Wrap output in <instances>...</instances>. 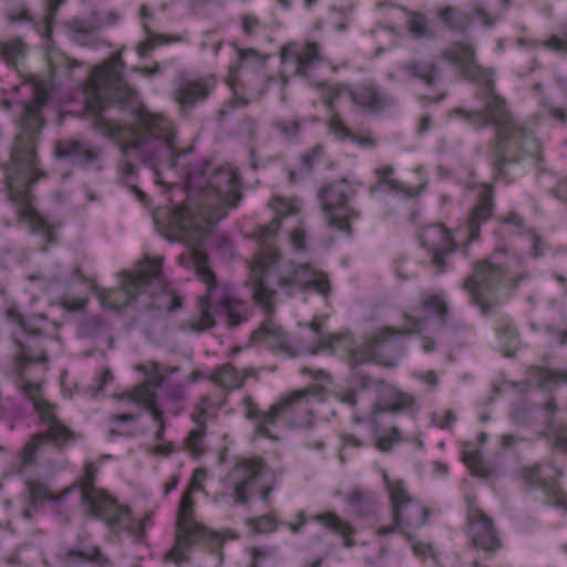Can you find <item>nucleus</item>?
<instances>
[{"instance_id": "nucleus-1", "label": "nucleus", "mask_w": 567, "mask_h": 567, "mask_svg": "<svg viewBox=\"0 0 567 567\" xmlns=\"http://www.w3.org/2000/svg\"><path fill=\"white\" fill-rule=\"evenodd\" d=\"M124 70L122 52L117 51L94 65L82 83L84 109L92 120V128L118 147L122 158L116 167L117 179L145 208L151 206V198L137 185V167L130 161L131 156L152 169L154 183L166 193L178 189L185 195L178 207L155 208L152 219L166 239L188 246L178 262L194 269L197 279L206 285V293L198 299L199 317L195 320H215L214 308L224 310L228 320H246L231 296L215 300L217 279L204 249L206 237L243 198L239 172L224 164L207 176V162L199 166L190 164L188 156L193 150L177 148L174 122L163 113L137 105L136 91L123 81Z\"/></svg>"}, {"instance_id": "nucleus-2", "label": "nucleus", "mask_w": 567, "mask_h": 567, "mask_svg": "<svg viewBox=\"0 0 567 567\" xmlns=\"http://www.w3.org/2000/svg\"><path fill=\"white\" fill-rule=\"evenodd\" d=\"M276 217L265 225H259L254 231L258 241V250L249 265L246 286L252 290V299L260 306L267 318L252 332L250 342L254 347L269 350L274 355L292 359L299 355H339L348 360L351 370L362 363L374 362L393 367L403 358L406 346L405 337L411 333L423 334L435 332L445 324L449 308L440 295H431L412 311L404 312V327H384L363 343L358 344L353 333L348 329L333 333H323L328 316H316L305 324L315 334L316 340L306 341L288 336L280 326L269 317L275 310V286L288 295L297 291H313L328 297L331 285L327 274L315 269L309 264L290 262L287 269L279 272L281 257L277 246V235L281 229L285 217L299 214L301 200L297 197H274L269 203Z\"/></svg>"}, {"instance_id": "nucleus-3", "label": "nucleus", "mask_w": 567, "mask_h": 567, "mask_svg": "<svg viewBox=\"0 0 567 567\" xmlns=\"http://www.w3.org/2000/svg\"><path fill=\"white\" fill-rule=\"evenodd\" d=\"M66 0H47L45 13L34 21L30 11L22 8L10 14V22L25 21L32 23L35 32L44 41L43 59L47 64L45 73L20 72L21 83L32 89V99L24 103L23 113L19 118V133L11 150V159L6 167V182L9 199L17 207V218L34 235L43 238L45 246L56 240L55 225L50 224L34 207V195L31 187L44 176L38 168L37 144L45 125L43 110L55 90L56 72L60 69L73 70L81 62L61 51L53 40V27L60 7Z\"/></svg>"}, {"instance_id": "nucleus-4", "label": "nucleus", "mask_w": 567, "mask_h": 567, "mask_svg": "<svg viewBox=\"0 0 567 567\" xmlns=\"http://www.w3.org/2000/svg\"><path fill=\"white\" fill-rule=\"evenodd\" d=\"M443 58L456 66L463 80L478 85L476 97L483 102V109L468 111L464 107H455L451 110L450 117L460 116L473 128L488 125L495 127L492 151L495 182H513L525 174L526 165L543 171L542 143L535 136L534 128L539 126L543 115L560 124L566 123L567 79L557 80L564 107L556 106L548 97L543 96L540 83L534 85L535 93L539 95L540 113L522 126L515 121L506 99L495 92L494 71L482 68L475 62V50L472 44L452 43L443 52Z\"/></svg>"}, {"instance_id": "nucleus-5", "label": "nucleus", "mask_w": 567, "mask_h": 567, "mask_svg": "<svg viewBox=\"0 0 567 567\" xmlns=\"http://www.w3.org/2000/svg\"><path fill=\"white\" fill-rule=\"evenodd\" d=\"M7 321L17 327L24 337L21 341L14 337L18 355L12 371L16 386L32 403L41 423L48 426L47 431L33 435L19 454L20 474L24 477L28 493V505L22 511L24 519H31L39 506L44 502L62 501L71 491L65 488L55 494L49 489L42 478L29 476V470L37 463V454L45 443H52L62 449L76 439V434L63 424L56 416V405L43 396L44 377L48 371L47 351L50 346H60L61 323L50 321L44 315L22 316L17 305H11L6 310Z\"/></svg>"}, {"instance_id": "nucleus-6", "label": "nucleus", "mask_w": 567, "mask_h": 567, "mask_svg": "<svg viewBox=\"0 0 567 567\" xmlns=\"http://www.w3.org/2000/svg\"><path fill=\"white\" fill-rule=\"evenodd\" d=\"M162 257H145L138 261L134 271L118 274V288L104 289L94 278L85 276L80 268L65 277L60 265H55L50 276L29 275L31 282H39L41 293L32 297V303L44 299L49 306L56 305L65 311H80L87 306L89 295L93 293L103 309L120 311L135 301L146 291L152 281L161 285V293L154 296L150 308L174 312L182 307V298L174 293L167 282L162 280Z\"/></svg>"}, {"instance_id": "nucleus-7", "label": "nucleus", "mask_w": 567, "mask_h": 567, "mask_svg": "<svg viewBox=\"0 0 567 567\" xmlns=\"http://www.w3.org/2000/svg\"><path fill=\"white\" fill-rule=\"evenodd\" d=\"M504 226L514 230L511 238V246L503 240H497L496 258L504 255L505 260L493 264L487 259L475 265L474 272L464 281V289L470 292L472 302L477 306L482 313L486 315L496 305L506 300L520 282L527 277L522 271L524 255L516 251V246L522 249L528 248L532 257L537 258L545 255L548 246L533 227L525 225L524 218L516 212H509L503 218Z\"/></svg>"}, {"instance_id": "nucleus-8", "label": "nucleus", "mask_w": 567, "mask_h": 567, "mask_svg": "<svg viewBox=\"0 0 567 567\" xmlns=\"http://www.w3.org/2000/svg\"><path fill=\"white\" fill-rule=\"evenodd\" d=\"M303 374L312 379V383L302 390L293 391L272 404L268 412L259 410L251 396L243 400L246 417L255 424V436L278 440L277 430L285 427H309L319 420L327 421L328 393L331 390L332 377L324 370L303 368Z\"/></svg>"}, {"instance_id": "nucleus-9", "label": "nucleus", "mask_w": 567, "mask_h": 567, "mask_svg": "<svg viewBox=\"0 0 567 567\" xmlns=\"http://www.w3.org/2000/svg\"><path fill=\"white\" fill-rule=\"evenodd\" d=\"M493 212L494 185L482 183L478 186V203L454 231L443 224H431L420 231V243L432 254V262L439 272L445 270L452 252L463 248L464 255H468L466 248L480 238L481 225L493 216Z\"/></svg>"}, {"instance_id": "nucleus-10", "label": "nucleus", "mask_w": 567, "mask_h": 567, "mask_svg": "<svg viewBox=\"0 0 567 567\" xmlns=\"http://www.w3.org/2000/svg\"><path fill=\"white\" fill-rule=\"evenodd\" d=\"M206 480V468L197 467L194 470L188 488L181 498L175 540L173 547L165 556L166 561L177 565L183 564L189 559L194 546H203L212 551H217L223 547L226 538L235 537L230 530H214L195 519L193 493H206L204 487Z\"/></svg>"}, {"instance_id": "nucleus-11", "label": "nucleus", "mask_w": 567, "mask_h": 567, "mask_svg": "<svg viewBox=\"0 0 567 567\" xmlns=\"http://www.w3.org/2000/svg\"><path fill=\"white\" fill-rule=\"evenodd\" d=\"M97 468L94 463L87 462L84 466V474L79 484L82 503L87 513L100 520H103L109 532L115 536L133 538L135 542H143L146 529L152 525L151 514L138 518L132 508L118 503V501L103 488L95 486Z\"/></svg>"}, {"instance_id": "nucleus-12", "label": "nucleus", "mask_w": 567, "mask_h": 567, "mask_svg": "<svg viewBox=\"0 0 567 567\" xmlns=\"http://www.w3.org/2000/svg\"><path fill=\"white\" fill-rule=\"evenodd\" d=\"M309 84L317 87L320 99L330 113L328 127L330 132L340 141L351 140L359 145H373L370 136H360L354 134L341 120L336 109L342 100L351 101L371 114H381L390 110L395 101L392 96L380 93L371 82L362 83L353 89L346 84H330L326 81H311Z\"/></svg>"}, {"instance_id": "nucleus-13", "label": "nucleus", "mask_w": 567, "mask_h": 567, "mask_svg": "<svg viewBox=\"0 0 567 567\" xmlns=\"http://www.w3.org/2000/svg\"><path fill=\"white\" fill-rule=\"evenodd\" d=\"M135 370L145 375V380L130 391L115 394V399L133 402L147 411L152 420L157 424L154 437L157 442L163 440L165 433V419L163 411L156 405V390L159 389L165 379L177 369L165 368L156 361H148L135 365Z\"/></svg>"}, {"instance_id": "nucleus-14", "label": "nucleus", "mask_w": 567, "mask_h": 567, "mask_svg": "<svg viewBox=\"0 0 567 567\" xmlns=\"http://www.w3.org/2000/svg\"><path fill=\"white\" fill-rule=\"evenodd\" d=\"M238 60L229 65L227 85L233 94L235 105H246L250 102V86L265 81L271 82L267 76L265 64L271 55H264L255 49L243 50L234 45Z\"/></svg>"}, {"instance_id": "nucleus-15", "label": "nucleus", "mask_w": 567, "mask_h": 567, "mask_svg": "<svg viewBox=\"0 0 567 567\" xmlns=\"http://www.w3.org/2000/svg\"><path fill=\"white\" fill-rule=\"evenodd\" d=\"M384 483L390 494V501L393 509V525L381 526L378 529L380 536L389 535L400 530L410 542L413 535L410 527L419 528L426 524L430 512L420 502L411 498L406 492L403 481L392 482L386 474L383 475Z\"/></svg>"}, {"instance_id": "nucleus-16", "label": "nucleus", "mask_w": 567, "mask_h": 567, "mask_svg": "<svg viewBox=\"0 0 567 567\" xmlns=\"http://www.w3.org/2000/svg\"><path fill=\"white\" fill-rule=\"evenodd\" d=\"M557 412L556 399L551 396L543 405L523 403L515 406L511 420L516 426L534 427L536 416L543 414L546 421L539 436L547 439L554 450L567 454V424L557 422Z\"/></svg>"}, {"instance_id": "nucleus-17", "label": "nucleus", "mask_w": 567, "mask_h": 567, "mask_svg": "<svg viewBox=\"0 0 567 567\" xmlns=\"http://www.w3.org/2000/svg\"><path fill=\"white\" fill-rule=\"evenodd\" d=\"M266 464L261 457H250L238 462L227 474L226 485L233 488V498L238 504H246L250 496L258 494L267 502L272 487L265 483Z\"/></svg>"}, {"instance_id": "nucleus-18", "label": "nucleus", "mask_w": 567, "mask_h": 567, "mask_svg": "<svg viewBox=\"0 0 567 567\" xmlns=\"http://www.w3.org/2000/svg\"><path fill=\"white\" fill-rule=\"evenodd\" d=\"M352 185L346 181L332 183L319 190V200L331 227L351 235V220L359 216V213L350 205L353 196Z\"/></svg>"}, {"instance_id": "nucleus-19", "label": "nucleus", "mask_w": 567, "mask_h": 567, "mask_svg": "<svg viewBox=\"0 0 567 567\" xmlns=\"http://www.w3.org/2000/svg\"><path fill=\"white\" fill-rule=\"evenodd\" d=\"M561 468L553 464L537 463L522 468V480L529 488L540 489L548 505L567 514V497L560 487Z\"/></svg>"}, {"instance_id": "nucleus-20", "label": "nucleus", "mask_w": 567, "mask_h": 567, "mask_svg": "<svg viewBox=\"0 0 567 567\" xmlns=\"http://www.w3.org/2000/svg\"><path fill=\"white\" fill-rule=\"evenodd\" d=\"M467 523L472 545L476 549L493 553L501 547V540L493 520L470 501L467 504Z\"/></svg>"}, {"instance_id": "nucleus-21", "label": "nucleus", "mask_w": 567, "mask_h": 567, "mask_svg": "<svg viewBox=\"0 0 567 567\" xmlns=\"http://www.w3.org/2000/svg\"><path fill=\"white\" fill-rule=\"evenodd\" d=\"M320 61V45L317 42H290L282 47L279 62L284 69L293 68V74L308 79L309 71Z\"/></svg>"}, {"instance_id": "nucleus-22", "label": "nucleus", "mask_w": 567, "mask_h": 567, "mask_svg": "<svg viewBox=\"0 0 567 567\" xmlns=\"http://www.w3.org/2000/svg\"><path fill=\"white\" fill-rule=\"evenodd\" d=\"M117 14L113 11L105 16L100 14L97 10H93L89 18H74L66 23L71 39L80 45H93L96 42L97 30L102 25L115 24Z\"/></svg>"}, {"instance_id": "nucleus-23", "label": "nucleus", "mask_w": 567, "mask_h": 567, "mask_svg": "<svg viewBox=\"0 0 567 567\" xmlns=\"http://www.w3.org/2000/svg\"><path fill=\"white\" fill-rule=\"evenodd\" d=\"M439 19L451 30L466 32L473 22L484 27H492L497 18L488 13L483 7L476 6L473 9V16L462 12L454 7L446 6L436 11Z\"/></svg>"}, {"instance_id": "nucleus-24", "label": "nucleus", "mask_w": 567, "mask_h": 567, "mask_svg": "<svg viewBox=\"0 0 567 567\" xmlns=\"http://www.w3.org/2000/svg\"><path fill=\"white\" fill-rule=\"evenodd\" d=\"M54 153L59 158H68L75 166L83 169L99 162L102 151L94 147L85 140H59L54 146Z\"/></svg>"}, {"instance_id": "nucleus-25", "label": "nucleus", "mask_w": 567, "mask_h": 567, "mask_svg": "<svg viewBox=\"0 0 567 567\" xmlns=\"http://www.w3.org/2000/svg\"><path fill=\"white\" fill-rule=\"evenodd\" d=\"M216 85V76L210 74L190 81H179L174 86V99L185 110L204 101Z\"/></svg>"}, {"instance_id": "nucleus-26", "label": "nucleus", "mask_w": 567, "mask_h": 567, "mask_svg": "<svg viewBox=\"0 0 567 567\" xmlns=\"http://www.w3.org/2000/svg\"><path fill=\"white\" fill-rule=\"evenodd\" d=\"M76 334L80 339L90 340L93 342V352H105L113 348L114 338L112 336L111 327L97 316H91L83 319L76 329Z\"/></svg>"}, {"instance_id": "nucleus-27", "label": "nucleus", "mask_w": 567, "mask_h": 567, "mask_svg": "<svg viewBox=\"0 0 567 567\" xmlns=\"http://www.w3.org/2000/svg\"><path fill=\"white\" fill-rule=\"evenodd\" d=\"M217 410L210 405V398L205 396L192 413V421L196 427L193 429L186 441L185 446L194 456L204 454V441L206 436L207 422L215 415Z\"/></svg>"}, {"instance_id": "nucleus-28", "label": "nucleus", "mask_w": 567, "mask_h": 567, "mask_svg": "<svg viewBox=\"0 0 567 567\" xmlns=\"http://www.w3.org/2000/svg\"><path fill=\"white\" fill-rule=\"evenodd\" d=\"M544 363L548 364L547 358H544ZM527 381L517 383L512 382L513 386L522 385L527 388L529 382H535L543 392H551L553 388L559 384L567 385V369H549L547 365L533 364L527 369Z\"/></svg>"}, {"instance_id": "nucleus-29", "label": "nucleus", "mask_w": 567, "mask_h": 567, "mask_svg": "<svg viewBox=\"0 0 567 567\" xmlns=\"http://www.w3.org/2000/svg\"><path fill=\"white\" fill-rule=\"evenodd\" d=\"M209 379L220 388L217 399H210V405L214 410H219L225 404L226 391L238 389L244 383V377L230 363L223 364L215 369Z\"/></svg>"}, {"instance_id": "nucleus-30", "label": "nucleus", "mask_w": 567, "mask_h": 567, "mask_svg": "<svg viewBox=\"0 0 567 567\" xmlns=\"http://www.w3.org/2000/svg\"><path fill=\"white\" fill-rule=\"evenodd\" d=\"M412 76L419 78L422 82L433 91L430 94L421 95V101L424 103H436L443 100L446 92L439 91L436 82L440 76V70L434 63H408L403 66Z\"/></svg>"}, {"instance_id": "nucleus-31", "label": "nucleus", "mask_w": 567, "mask_h": 567, "mask_svg": "<svg viewBox=\"0 0 567 567\" xmlns=\"http://www.w3.org/2000/svg\"><path fill=\"white\" fill-rule=\"evenodd\" d=\"M393 168L390 165L377 168L375 174L378 176V184L371 187V194L375 195L380 188L386 187L392 192L403 194L408 197H416L425 188V183L417 186H409L403 182L393 178Z\"/></svg>"}, {"instance_id": "nucleus-32", "label": "nucleus", "mask_w": 567, "mask_h": 567, "mask_svg": "<svg viewBox=\"0 0 567 567\" xmlns=\"http://www.w3.org/2000/svg\"><path fill=\"white\" fill-rule=\"evenodd\" d=\"M150 18L151 13L148 7L143 4L141 7V20L143 22L142 25L145 33V40L140 42L136 47V54L141 59L148 56L157 47L179 41V38H173L167 34H157L152 32L146 23Z\"/></svg>"}, {"instance_id": "nucleus-33", "label": "nucleus", "mask_w": 567, "mask_h": 567, "mask_svg": "<svg viewBox=\"0 0 567 567\" xmlns=\"http://www.w3.org/2000/svg\"><path fill=\"white\" fill-rule=\"evenodd\" d=\"M388 398L377 402L373 412L378 413H395L402 411H412L415 405V399L410 393L402 392L398 389L390 388L386 391Z\"/></svg>"}, {"instance_id": "nucleus-34", "label": "nucleus", "mask_w": 567, "mask_h": 567, "mask_svg": "<svg viewBox=\"0 0 567 567\" xmlns=\"http://www.w3.org/2000/svg\"><path fill=\"white\" fill-rule=\"evenodd\" d=\"M62 560L68 566L78 565L81 563H92L97 567H109L110 560L103 555L97 545H92L86 548H72L69 549Z\"/></svg>"}, {"instance_id": "nucleus-35", "label": "nucleus", "mask_w": 567, "mask_h": 567, "mask_svg": "<svg viewBox=\"0 0 567 567\" xmlns=\"http://www.w3.org/2000/svg\"><path fill=\"white\" fill-rule=\"evenodd\" d=\"M461 457L471 474L475 477L487 478L492 468L483 460L482 450L472 442H465L461 450Z\"/></svg>"}, {"instance_id": "nucleus-36", "label": "nucleus", "mask_w": 567, "mask_h": 567, "mask_svg": "<svg viewBox=\"0 0 567 567\" xmlns=\"http://www.w3.org/2000/svg\"><path fill=\"white\" fill-rule=\"evenodd\" d=\"M312 520L322 524L333 533L342 536L344 547L351 548L354 546L353 536L355 529L348 522L342 520L337 514L329 512L317 514L312 517Z\"/></svg>"}, {"instance_id": "nucleus-37", "label": "nucleus", "mask_w": 567, "mask_h": 567, "mask_svg": "<svg viewBox=\"0 0 567 567\" xmlns=\"http://www.w3.org/2000/svg\"><path fill=\"white\" fill-rule=\"evenodd\" d=\"M28 53V47L23 40L14 38L9 41H0V55L4 62L16 69L21 79L20 72H27L25 70H19L18 64L25 58Z\"/></svg>"}, {"instance_id": "nucleus-38", "label": "nucleus", "mask_w": 567, "mask_h": 567, "mask_svg": "<svg viewBox=\"0 0 567 567\" xmlns=\"http://www.w3.org/2000/svg\"><path fill=\"white\" fill-rule=\"evenodd\" d=\"M496 338L505 357L512 358L516 354L519 346V334L511 320H504L502 327L496 329Z\"/></svg>"}, {"instance_id": "nucleus-39", "label": "nucleus", "mask_w": 567, "mask_h": 567, "mask_svg": "<svg viewBox=\"0 0 567 567\" xmlns=\"http://www.w3.org/2000/svg\"><path fill=\"white\" fill-rule=\"evenodd\" d=\"M403 12L406 16L409 31L415 39H433L434 32L429 25L426 17L420 11H412L403 8Z\"/></svg>"}, {"instance_id": "nucleus-40", "label": "nucleus", "mask_w": 567, "mask_h": 567, "mask_svg": "<svg viewBox=\"0 0 567 567\" xmlns=\"http://www.w3.org/2000/svg\"><path fill=\"white\" fill-rule=\"evenodd\" d=\"M517 42L520 47H543L554 52H567V37L551 35L543 41L519 38Z\"/></svg>"}, {"instance_id": "nucleus-41", "label": "nucleus", "mask_w": 567, "mask_h": 567, "mask_svg": "<svg viewBox=\"0 0 567 567\" xmlns=\"http://www.w3.org/2000/svg\"><path fill=\"white\" fill-rule=\"evenodd\" d=\"M246 524L255 533H269L277 528L278 519L275 514L269 513L257 518H248Z\"/></svg>"}, {"instance_id": "nucleus-42", "label": "nucleus", "mask_w": 567, "mask_h": 567, "mask_svg": "<svg viewBox=\"0 0 567 567\" xmlns=\"http://www.w3.org/2000/svg\"><path fill=\"white\" fill-rule=\"evenodd\" d=\"M354 8V0H341L339 6H332V13H338L339 20L336 22L334 28L338 31H343L350 21V13Z\"/></svg>"}, {"instance_id": "nucleus-43", "label": "nucleus", "mask_w": 567, "mask_h": 567, "mask_svg": "<svg viewBox=\"0 0 567 567\" xmlns=\"http://www.w3.org/2000/svg\"><path fill=\"white\" fill-rule=\"evenodd\" d=\"M413 554L423 560H431L434 566H439V554L432 544L415 542L412 545Z\"/></svg>"}, {"instance_id": "nucleus-44", "label": "nucleus", "mask_w": 567, "mask_h": 567, "mask_svg": "<svg viewBox=\"0 0 567 567\" xmlns=\"http://www.w3.org/2000/svg\"><path fill=\"white\" fill-rule=\"evenodd\" d=\"M401 441V432L398 427H392L386 434L381 435L377 440V447L380 451H390L393 445Z\"/></svg>"}, {"instance_id": "nucleus-45", "label": "nucleus", "mask_w": 567, "mask_h": 567, "mask_svg": "<svg viewBox=\"0 0 567 567\" xmlns=\"http://www.w3.org/2000/svg\"><path fill=\"white\" fill-rule=\"evenodd\" d=\"M324 154V147L323 145H317L315 146L310 152L303 154L301 156V168L307 173L310 174L313 165L316 162L323 156Z\"/></svg>"}, {"instance_id": "nucleus-46", "label": "nucleus", "mask_w": 567, "mask_h": 567, "mask_svg": "<svg viewBox=\"0 0 567 567\" xmlns=\"http://www.w3.org/2000/svg\"><path fill=\"white\" fill-rule=\"evenodd\" d=\"M276 127L279 130L281 135L289 141L296 138L300 131V124L298 121L295 120L279 121L276 123Z\"/></svg>"}, {"instance_id": "nucleus-47", "label": "nucleus", "mask_w": 567, "mask_h": 567, "mask_svg": "<svg viewBox=\"0 0 567 567\" xmlns=\"http://www.w3.org/2000/svg\"><path fill=\"white\" fill-rule=\"evenodd\" d=\"M361 446V442L359 439H357L354 435L352 434H343L341 436V442H340V449H339V453H338V457L340 460V462L343 464L346 462V450L347 449H358Z\"/></svg>"}, {"instance_id": "nucleus-48", "label": "nucleus", "mask_w": 567, "mask_h": 567, "mask_svg": "<svg viewBox=\"0 0 567 567\" xmlns=\"http://www.w3.org/2000/svg\"><path fill=\"white\" fill-rule=\"evenodd\" d=\"M456 420V415L453 411L447 410L443 415L439 413H434L432 416V423L441 429H446L451 426Z\"/></svg>"}, {"instance_id": "nucleus-49", "label": "nucleus", "mask_w": 567, "mask_h": 567, "mask_svg": "<svg viewBox=\"0 0 567 567\" xmlns=\"http://www.w3.org/2000/svg\"><path fill=\"white\" fill-rule=\"evenodd\" d=\"M96 384L93 386V396H97L104 391V388L113 381V374L111 370H102L96 378Z\"/></svg>"}, {"instance_id": "nucleus-50", "label": "nucleus", "mask_w": 567, "mask_h": 567, "mask_svg": "<svg viewBox=\"0 0 567 567\" xmlns=\"http://www.w3.org/2000/svg\"><path fill=\"white\" fill-rule=\"evenodd\" d=\"M174 451H175V445L172 442L158 443L148 449L150 454H153L156 456H162V457L169 456Z\"/></svg>"}, {"instance_id": "nucleus-51", "label": "nucleus", "mask_w": 567, "mask_h": 567, "mask_svg": "<svg viewBox=\"0 0 567 567\" xmlns=\"http://www.w3.org/2000/svg\"><path fill=\"white\" fill-rule=\"evenodd\" d=\"M290 244L295 250H303L306 248V233L301 229H295L290 233Z\"/></svg>"}, {"instance_id": "nucleus-52", "label": "nucleus", "mask_w": 567, "mask_h": 567, "mask_svg": "<svg viewBox=\"0 0 567 567\" xmlns=\"http://www.w3.org/2000/svg\"><path fill=\"white\" fill-rule=\"evenodd\" d=\"M204 37L205 40L202 43V50H206L209 47L215 55L218 54L221 47L220 40L215 39L214 32H205Z\"/></svg>"}, {"instance_id": "nucleus-53", "label": "nucleus", "mask_w": 567, "mask_h": 567, "mask_svg": "<svg viewBox=\"0 0 567 567\" xmlns=\"http://www.w3.org/2000/svg\"><path fill=\"white\" fill-rule=\"evenodd\" d=\"M550 193L558 200L567 203V177L561 178Z\"/></svg>"}, {"instance_id": "nucleus-54", "label": "nucleus", "mask_w": 567, "mask_h": 567, "mask_svg": "<svg viewBox=\"0 0 567 567\" xmlns=\"http://www.w3.org/2000/svg\"><path fill=\"white\" fill-rule=\"evenodd\" d=\"M251 564L250 567H260L264 560L269 556V553L265 548L252 547L250 548Z\"/></svg>"}, {"instance_id": "nucleus-55", "label": "nucleus", "mask_w": 567, "mask_h": 567, "mask_svg": "<svg viewBox=\"0 0 567 567\" xmlns=\"http://www.w3.org/2000/svg\"><path fill=\"white\" fill-rule=\"evenodd\" d=\"M414 377L422 380L429 386H435L439 383V377L435 371L429 370L426 372L414 373Z\"/></svg>"}, {"instance_id": "nucleus-56", "label": "nucleus", "mask_w": 567, "mask_h": 567, "mask_svg": "<svg viewBox=\"0 0 567 567\" xmlns=\"http://www.w3.org/2000/svg\"><path fill=\"white\" fill-rule=\"evenodd\" d=\"M259 25V21L255 16L247 14L243 18V31L246 34H251Z\"/></svg>"}, {"instance_id": "nucleus-57", "label": "nucleus", "mask_w": 567, "mask_h": 567, "mask_svg": "<svg viewBox=\"0 0 567 567\" xmlns=\"http://www.w3.org/2000/svg\"><path fill=\"white\" fill-rule=\"evenodd\" d=\"M337 398L340 402L351 406L355 405L357 403V394L353 390H347L344 392L338 393Z\"/></svg>"}, {"instance_id": "nucleus-58", "label": "nucleus", "mask_w": 567, "mask_h": 567, "mask_svg": "<svg viewBox=\"0 0 567 567\" xmlns=\"http://www.w3.org/2000/svg\"><path fill=\"white\" fill-rule=\"evenodd\" d=\"M306 523H307L306 514L303 512H300V513H298V515L296 517V522L288 523V526H289L290 530L296 534L301 529V527L303 525H306Z\"/></svg>"}, {"instance_id": "nucleus-59", "label": "nucleus", "mask_w": 567, "mask_h": 567, "mask_svg": "<svg viewBox=\"0 0 567 567\" xmlns=\"http://www.w3.org/2000/svg\"><path fill=\"white\" fill-rule=\"evenodd\" d=\"M159 70V66L156 62L152 65H143V66H134L133 71L137 73H142L144 75H153L156 74Z\"/></svg>"}, {"instance_id": "nucleus-60", "label": "nucleus", "mask_w": 567, "mask_h": 567, "mask_svg": "<svg viewBox=\"0 0 567 567\" xmlns=\"http://www.w3.org/2000/svg\"><path fill=\"white\" fill-rule=\"evenodd\" d=\"M519 440L520 439L514 434H505L502 437V447L504 450L513 449Z\"/></svg>"}, {"instance_id": "nucleus-61", "label": "nucleus", "mask_w": 567, "mask_h": 567, "mask_svg": "<svg viewBox=\"0 0 567 567\" xmlns=\"http://www.w3.org/2000/svg\"><path fill=\"white\" fill-rule=\"evenodd\" d=\"M113 421L118 423H125L127 426H130L132 423L135 422V416L133 414H116L113 416Z\"/></svg>"}, {"instance_id": "nucleus-62", "label": "nucleus", "mask_w": 567, "mask_h": 567, "mask_svg": "<svg viewBox=\"0 0 567 567\" xmlns=\"http://www.w3.org/2000/svg\"><path fill=\"white\" fill-rule=\"evenodd\" d=\"M431 124H432L431 116H429V115L423 116L419 124V128H417L419 133L423 134V133L427 132L431 127Z\"/></svg>"}, {"instance_id": "nucleus-63", "label": "nucleus", "mask_w": 567, "mask_h": 567, "mask_svg": "<svg viewBox=\"0 0 567 567\" xmlns=\"http://www.w3.org/2000/svg\"><path fill=\"white\" fill-rule=\"evenodd\" d=\"M422 348L425 352H431L435 348V341L431 338L423 337L422 339Z\"/></svg>"}, {"instance_id": "nucleus-64", "label": "nucleus", "mask_w": 567, "mask_h": 567, "mask_svg": "<svg viewBox=\"0 0 567 567\" xmlns=\"http://www.w3.org/2000/svg\"><path fill=\"white\" fill-rule=\"evenodd\" d=\"M433 468H434V472L440 475H445L447 473V466L444 463L439 462V461L433 463Z\"/></svg>"}]
</instances>
